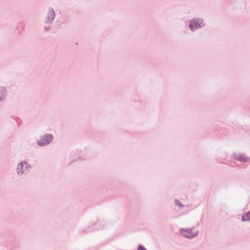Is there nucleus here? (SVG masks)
<instances>
[{
	"label": "nucleus",
	"mask_w": 250,
	"mask_h": 250,
	"mask_svg": "<svg viewBox=\"0 0 250 250\" xmlns=\"http://www.w3.org/2000/svg\"><path fill=\"white\" fill-rule=\"evenodd\" d=\"M31 169V166L25 161H21L17 167L16 172L18 175L23 176L27 174Z\"/></svg>",
	"instance_id": "1"
},
{
	"label": "nucleus",
	"mask_w": 250,
	"mask_h": 250,
	"mask_svg": "<svg viewBox=\"0 0 250 250\" xmlns=\"http://www.w3.org/2000/svg\"><path fill=\"white\" fill-rule=\"evenodd\" d=\"M199 233V230L195 229L194 228H182L180 229V234L182 236L188 239H192L196 237Z\"/></svg>",
	"instance_id": "2"
},
{
	"label": "nucleus",
	"mask_w": 250,
	"mask_h": 250,
	"mask_svg": "<svg viewBox=\"0 0 250 250\" xmlns=\"http://www.w3.org/2000/svg\"><path fill=\"white\" fill-rule=\"evenodd\" d=\"M205 25L203 19L201 18H195L190 21L189 27L192 31H195L199 28H201Z\"/></svg>",
	"instance_id": "3"
},
{
	"label": "nucleus",
	"mask_w": 250,
	"mask_h": 250,
	"mask_svg": "<svg viewBox=\"0 0 250 250\" xmlns=\"http://www.w3.org/2000/svg\"><path fill=\"white\" fill-rule=\"evenodd\" d=\"M56 13L54 9L51 7H48L44 19V23L45 24H51L54 21Z\"/></svg>",
	"instance_id": "4"
},
{
	"label": "nucleus",
	"mask_w": 250,
	"mask_h": 250,
	"mask_svg": "<svg viewBox=\"0 0 250 250\" xmlns=\"http://www.w3.org/2000/svg\"><path fill=\"white\" fill-rule=\"evenodd\" d=\"M54 137L51 134H46L38 141L37 144L40 146H44L51 143Z\"/></svg>",
	"instance_id": "5"
},
{
	"label": "nucleus",
	"mask_w": 250,
	"mask_h": 250,
	"mask_svg": "<svg viewBox=\"0 0 250 250\" xmlns=\"http://www.w3.org/2000/svg\"><path fill=\"white\" fill-rule=\"evenodd\" d=\"M233 157L236 160L243 163H246L250 160V158L244 153L234 152Z\"/></svg>",
	"instance_id": "6"
},
{
	"label": "nucleus",
	"mask_w": 250,
	"mask_h": 250,
	"mask_svg": "<svg viewBox=\"0 0 250 250\" xmlns=\"http://www.w3.org/2000/svg\"><path fill=\"white\" fill-rule=\"evenodd\" d=\"M7 96L6 88L3 86H0V102L4 101L6 98Z\"/></svg>",
	"instance_id": "7"
},
{
	"label": "nucleus",
	"mask_w": 250,
	"mask_h": 250,
	"mask_svg": "<svg viewBox=\"0 0 250 250\" xmlns=\"http://www.w3.org/2000/svg\"><path fill=\"white\" fill-rule=\"evenodd\" d=\"M242 220L243 222H250V211H248V212L242 215Z\"/></svg>",
	"instance_id": "8"
},
{
	"label": "nucleus",
	"mask_w": 250,
	"mask_h": 250,
	"mask_svg": "<svg viewBox=\"0 0 250 250\" xmlns=\"http://www.w3.org/2000/svg\"><path fill=\"white\" fill-rule=\"evenodd\" d=\"M175 204L176 205L179 206L180 208H182L183 207V205L178 200H175Z\"/></svg>",
	"instance_id": "9"
},
{
	"label": "nucleus",
	"mask_w": 250,
	"mask_h": 250,
	"mask_svg": "<svg viewBox=\"0 0 250 250\" xmlns=\"http://www.w3.org/2000/svg\"><path fill=\"white\" fill-rule=\"evenodd\" d=\"M138 250H146V249L142 245H140L138 247Z\"/></svg>",
	"instance_id": "10"
},
{
	"label": "nucleus",
	"mask_w": 250,
	"mask_h": 250,
	"mask_svg": "<svg viewBox=\"0 0 250 250\" xmlns=\"http://www.w3.org/2000/svg\"><path fill=\"white\" fill-rule=\"evenodd\" d=\"M50 29V27L48 26V27H46L45 26L44 27V30H46V31H48Z\"/></svg>",
	"instance_id": "11"
}]
</instances>
